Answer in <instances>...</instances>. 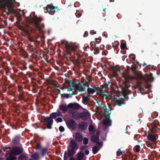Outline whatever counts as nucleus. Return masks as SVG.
Masks as SVG:
<instances>
[{
  "label": "nucleus",
  "instance_id": "nucleus-1",
  "mask_svg": "<svg viewBox=\"0 0 160 160\" xmlns=\"http://www.w3.org/2000/svg\"><path fill=\"white\" fill-rule=\"evenodd\" d=\"M61 43L65 46L66 52L68 54L75 51L78 48L77 46L65 40L62 41Z\"/></svg>",
  "mask_w": 160,
  "mask_h": 160
},
{
  "label": "nucleus",
  "instance_id": "nucleus-2",
  "mask_svg": "<svg viewBox=\"0 0 160 160\" xmlns=\"http://www.w3.org/2000/svg\"><path fill=\"white\" fill-rule=\"evenodd\" d=\"M32 22H34L35 28L40 32H43L44 28L43 23H41L42 19L37 16H34L32 19Z\"/></svg>",
  "mask_w": 160,
  "mask_h": 160
},
{
  "label": "nucleus",
  "instance_id": "nucleus-3",
  "mask_svg": "<svg viewBox=\"0 0 160 160\" xmlns=\"http://www.w3.org/2000/svg\"><path fill=\"white\" fill-rule=\"evenodd\" d=\"M53 122V119L49 117H44L42 122L43 125L46 126V128L48 129H52Z\"/></svg>",
  "mask_w": 160,
  "mask_h": 160
},
{
  "label": "nucleus",
  "instance_id": "nucleus-4",
  "mask_svg": "<svg viewBox=\"0 0 160 160\" xmlns=\"http://www.w3.org/2000/svg\"><path fill=\"white\" fill-rule=\"evenodd\" d=\"M66 124L69 129L75 130L77 128V124L73 119H69L66 122Z\"/></svg>",
  "mask_w": 160,
  "mask_h": 160
},
{
  "label": "nucleus",
  "instance_id": "nucleus-5",
  "mask_svg": "<svg viewBox=\"0 0 160 160\" xmlns=\"http://www.w3.org/2000/svg\"><path fill=\"white\" fill-rule=\"evenodd\" d=\"M111 108L110 110V112H108L107 115L105 116V119L102 121V124L105 126H110L111 125L112 120L110 119V115L111 113V110H112Z\"/></svg>",
  "mask_w": 160,
  "mask_h": 160
},
{
  "label": "nucleus",
  "instance_id": "nucleus-6",
  "mask_svg": "<svg viewBox=\"0 0 160 160\" xmlns=\"http://www.w3.org/2000/svg\"><path fill=\"white\" fill-rule=\"evenodd\" d=\"M46 8L48 12L51 15H53L55 12H57L59 10L57 7H54L51 4L48 5Z\"/></svg>",
  "mask_w": 160,
  "mask_h": 160
},
{
  "label": "nucleus",
  "instance_id": "nucleus-7",
  "mask_svg": "<svg viewBox=\"0 0 160 160\" xmlns=\"http://www.w3.org/2000/svg\"><path fill=\"white\" fill-rule=\"evenodd\" d=\"M22 149L19 147H14L11 150V152L15 155H18L22 152Z\"/></svg>",
  "mask_w": 160,
  "mask_h": 160
},
{
  "label": "nucleus",
  "instance_id": "nucleus-8",
  "mask_svg": "<svg viewBox=\"0 0 160 160\" xmlns=\"http://www.w3.org/2000/svg\"><path fill=\"white\" fill-rule=\"evenodd\" d=\"M68 108L74 110H78L80 108L81 106L77 103H70L68 105Z\"/></svg>",
  "mask_w": 160,
  "mask_h": 160
},
{
  "label": "nucleus",
  "instance_id": "nucleus-9",
  "mask_svg": "<svg viewBox=\"0 0 160 160\" xmlns=\"http://www.w3.org/2000/svg\"><path fill=\"white\" fill-rule=\"evenodd\" d=\"M147 137L148 140L152 142L154 141L158 138L157 135L153 133H148V135H147Z\"/></svg>",
  "mask_w": 160,
  "mask_h": 160
},
{
  "label": "nucleus",
  "instance_id": "nucleus-10",
  "mask_svg": "<svg viewBox=\"0 0 160 160\" xmlns=\"http://www.w3.org/2000/svg\"><path fill=\"white\" fill-rule=\"evenodd\" d=\"M89 113L87 112H83L79 113L80 118L84 120H87L89 117Z\"/></svg>",
  "mask_w": 160,
  "mask_h": 160
},
{
  "label": "nucleus",
  "instance_id": "nucleus-11",
  "mask_svg": "<svg viewBox=\"0 0 160 160\" xmlns=\"http://www.w3.org/2000/svg\"><path fill=\"white\" fill-rule=\"evenodd\" d=\"M75 139L77 142H81L83 140V137L81 133L77 132L75 134Z\"/></svg>",
  "mask_w": 160,
  "mask_h": 160
},
{
  "label": "nucleus",
  "instance_id": "nucleus-12",
  "mask_svg": "<svg viewBox=\"0 0 160 160\" xmlns=\"http://www.w3.org/2000/svg\"><path fill=\"white\" fill-rule=\"evenodd\" d=\"M70 144L71 149L77 150L78 148V144L75 140H71L70 142Z\"/></svg>",
  "mask_w": 160,
  "mask_h": 160
},
{
  "label": "nucleus",
  "instance_id": "nucleus-13",
  "mask_svg": "<svg viewBox=\"0 0 160 160\" xmlns=\"http://www.w3.org/2000/svg\"><path fill=\"white\" fill-rule=\"evenodd\" d=\"M33 45H34V46H27L28 49L32 55H34L36 53H37L36 46L35 43H33Z\"/></svg>",
  "mask_w": 160,
  "mask_h": 160
},
{
  "label": "nucleus",
  "instance_id": "nucleus-14",
  "mask_svg": "<svg viewBox=\"0 0 160 160\" xmlns=\"http://www.w3.org/2000/svg\"><path fill=\"white\" fill-rule=\"evenodd\" d=\"M112 101L113 102V105L114 106L118 105L121 106L122 104H124L125 103L124 101H121L119 100H118L117 98H114Z\"/></svg>",
  "mask_w": 160,
  "mask_h": 160
},
{
  "label": "nucleus",
  "instance_id": "nucleus-15",
  "mask_svg": "<svg viewBox=\"0 0 160 160\" xmlns=\"http://www.w3.org/2000/svg\"><path fill=\"white\" fill-rule=\"evenodd\" d=\"M69 85L72 86V87L74 88V90L76 91L79 90V88L80 87V84L79 83H76L75 82H72L71 81V82H69Z\"/></svg>",
  "mask_w": 160,
  "mask_h": 160
},
{
  "label": "nucleus",
  "instance_id": "nucleus-16",
  "mask_svg": "<svg viewBox=\"0 0 160 160\" xmlns=\"http://www.w3.org/2000/svg\"><path fill=\"white\" fill-rule=\"evenodd\" d=\"M88 126L87 123L85 122H82L78 124V128L81 130L86 129Z\"/></svg>",
  "mask_w": 160,
  "mask_h": 160
},
{
  "label": "nucleus",
  "instance_id": "nucleus-17",
  "mask_svg": "<svg viewBox=\"0 0 160 160\" xmlns=\"http://www.w3.org/2000/svg\"><path fill=\"white\" fill-rule=\"evenodd\" d=\"M68 106H67L66 104H63L59 106V108L61 110L63 113H65L67 112L68 111Z\"/></svg>",
  "mask_w": 160,
  "mask_h": 160
},
{
  "label": "nucleus",
  "instance_id": "nucleus-18",
  "mask_svg": "<svg viewBox=\"0 0 160 160\" xmlns=\"http://www.w3.org/2000/svg\"><path fill=\"white\" fill-rule=\"evenodd\" d=\"M13 1V0H0V7L4 6L9 3H11Z\"/></svg>",
  "mask_w": 160,
  "mask_h": 160
},
{
  "label": "nucleus",
  "instance_id": "nucleus-19",
  "mask_svg": "<svg viewBox=\"0 0 160 160\" xmlns=\"http://www.w3.org/2000/svg\"><path fill=\"white\" fill-rule=\"evenodd\" d=\"M72 117L75 120H78L80 119L79 114L77 111H73L71 113Z\"/></svg>",
  "mask_w": 160,
  "mask_h": 160
},
{
  "label": "nucleus",
  "instance_id": "nucleus-20",
  "mask_svg": "<svg viewBox=\"0 0 160 160\" xmlns=\"http://www.w3.org/2000/svg\"><path fill=\"white\" fill-rule=\"evenodd\" d=\"M76 152V150L71 149L68 151V157H72L74 155Z\"/></svg>",
  "mask_w": 160,
  "mask_h": 160
},
{
  "label": "nucleus",
  "instance_id": "nucleus-21",
  "mask_svg": "<svg viewBox=\"0 0 160 160\" xmlns=\"http://www.w3.org/2000/svg\"><path fill=\"white\" fill-rule=\"evenodd\" d=\"M101 87H99L98 85H96V88H97V94L99 93L102 92L103 91V88H105V86L103 85L100 86Z\"/></svg>",
  "mask_w": 160,
  "mask_h": 160
},
{
  "label": "nucleus",
  "instance_id": "nucleus-22",
  "mask_svg": "<svg viewBox=\"0 0 160 160\" xmlns=\"http://www.w3.org/2000/svg\"><path fill=\"white\" fill-rule=\"evenodd\" d=\"M101 39L99 38H97L95 39V42H91L90 45L92 47H95L96 46L97 44L99 43L101 41Z\"/></svg>",
  "mask_w": 160,
  "mask_h": 160
},
{
  "label": "nucleus",
  "instance_id": "nucleus-23",
  "mask_svg": "<svg viewBox=\"0 0 160 160\" xmlns=\"http://www.w3.org/2000/svg\"><path fill=\"white\" fill-rule=\"evenodd\" d=\"M77 159H78V160H82L84 156L83 152L82 151L79 152L77 153Z\"/></svg>",
  "mask_w": 160,
  "mask_h": 160
},
{
  "label": "nucleus",
  "instance_id": "nucleus-24",
  "mask_svg": "<svg viewBox=\"0 0 160 160\" xmlns=\"http://www.w3.org/2000/svg\"><path fill=\"white\" fill-rule=\"evenodd\" d=\"M49 149L48 148H43L41 150V155L42 157H44L46 154L47 152H49Z\"/></svg>",
  "mask_w": 160,
  "mask_h": 160
},
{
  "label": "nucleus",
  "instance_id": "nucleus-25",
  "mask_svg": "<svg viewBox=\"0 0 160 160\" xmlns=\"http://www.w3.org/2000/svg\"><path fill=\"white\" fill-rule=\"evenodd\" d=\"M99 140V137L97 135H93L91 137V140L93 142H96Z\"/></svg>",
  "mask_w": 160,
  "mask_h": 160
},
{
  "label": "nucleus",
  "instance_id": "nucleus-26",
  "mask_svg": "<svg viewBox=\"0 0 160 160\" xmlns=\"http://www.w3.org/2000/svg\"><path fill=\"white\" fill-rule=\"evenodd\" d=\"M87 91L89 94H93L97 91V88L96 87L93 88L88 87L87 89Z\"/></svg>",
  "mask_w": 160,
  "mask_h": 160
},
{
  "label": "nucleus",
  "instance_id": "nucleus-27",
  "mask_svg": "<svg viewBox=\"0 0 160 160\" xmlns=\"http://www.w3.org/2000/svg\"><path fill=\"white\" fill-rule=\"evenodd\" d=\"M20 140V136H17L12 140V142L14 143H17L19 142Z\"/></svg>",
  "mask_w": 160,
  "mask_h": 160
},
{
  "label": "nucleus",
  "instance_id": "nucleus-28",
  "mask_svg": "<svg viewBox=\"0 0 160 160\" xmlns=\"http://www.w3.org/2000/svg\"><path fill=\"white\" fill-rule=\"evenodd\" d=\"M59 116V115H58L57 112H53L51 113L50 114L49 116V117L50 118L52 119H55L57 117Z\"/></svg>",
  "mask_w": 160,
  "mask_h": 160
},
{
  "label": "nucleus",
  "instance_id": "nucleus-29",
  "mask_svg": "<svg viewBox=\"0 0 160 160\" xmlns=\"http://www.w3.org/2000/svg\"><path fill=\"white\" fill-rule=\"evenodd\" d=\"M80 87H81V89H79V90H78L79 92H82L83 91H84L86 90V86L85 84H80Z\"/></svg>",
  "mask_w": 160,
  "mask_h": 160
},
{
  "label": "nucleus",
  "instance_id": "nucleus-30",
  "mask_svg": "<svg viewBox=\"0 0 160 160\" xmlns=\"http://www.w3.org/2000/svg\"><path fill=\"white\" fill-rule=\"evenodd\" d=\"M31 157L35 160H38L39 158L38 154V152H35L32 155Z\"/></svg>",
  "mask_w": 160,
  "mask_h": 160
},
{
  "label": "nucleus",
  "instance_id": "nucleus-31",
  "mask_svg": "<svg viewBox=\"0 0 160 160\" xmlns=\"http://www.w3.org/2000/svg\"><path fill=\"white\" fill-rule=\"evenodd\" d=\"M124 86L122 88L123 89H127L130 86L129 83L128 82H125L124 83Z\"/></svg>",
  "mask_w": 160,
  "mask_h": 160
},
{
  "label": "nucleus",
  "instance_id": "nucleus-32",
  "mask_svg": "<svg viewBox=\"0 0 160 160\" xmlns=\"http://www.w3.org/2000/svg\"><path fill=\"white\" fill-rule=\"evenodd\" d=\"M97 146H95L92 148V152L94 154H96L99 150Z\"/></svg>",
  "mask_w": 160,
  "mask_h": 160
},
{
  "label": "nucleus",
  "instance_id": "nucleus-33",
  "mask_svg": "<svg viewBox=\"0 0 160 160\" xmlns=\"http://www.w3.org/2000/svg\"><path fill=\"white\" fill-rule=\"evenodd\" d=\"M92 97V96L88 94L87 96L83 97V99L85 102H87L88 100H89L90 98Z\"/></svg>",
  "mask_w": 160,
  "mask_h": 160
},
{
  "label": "nucleus",
  "instance_id": "nucleus-34",
  "mask_svg": "<svg viewBox=\"0 0 160 160\" xmlns=\"http://www.w3.org/2000/svg\"><path fill=\"white\" fill-rule=\"evenodd\" d=\"M16 159L17 158L15 157L10 154L9 155V157L6 158V160H16Z\"/></svg>",
  "mask_w": 160,
  "mask_h": 160
},
{
  "label": "nucleus",
  "instance_id": "nucleus-35",
  "mask_svg": "<svg viewBox=\"0 0 160 160\" xmlns=\"http://www.w3.org/2000/svg\"><path fill=\"white\" fill-rule=\"evenodd\" d=\"M140 147L139 145L136 146L133 148V150L136 152H139L140 151Z\"/></svg>",
  "mask_w": 160,
  "mask_h": 160
},
{
  "label": "nucleus",
  "instance_id": "nucleus-36",
  "mask_svg": "<svg viewBox=\"0 0 160 160\" xmlns=\"http://www.w3.org/2000/svg\"><path fill=\"white\" fill-rule=\"evenodd\" d=\"M61 96L62 98H69L70 97H72L71 96H69V94L63 93L61 94Z\"/></svg>",
  "mask_w": 160,
  "mask_h": 160
},
{
  "label": "nucleus",
  "instance_id": "nucleus-37",
  "mask_svg": "<svg viewBox=\"0 0 160 160\" xmlns=\"http://www.w3.org/2000/svg\"><path fill=\"white\" fill-rule=\"evenodd\" d=\"M83 143L84 144L86 145L88 144V139L87 137H85L84 138H83Z\"/></svg>",
  "mask_w": 160,
  "mask_h": 160
},
{
  "label": "nucleus",
  "instance_id": "nucleus-38",
  "mask_svg": "<svg viewBox=\"0 0 160 160\" xmlns=\"http://www.w3.org/2000/svg\"><path fill=\"white\" fill-rule=\"evenodd\" d=\"M98 94L99 95V97L102 98H104L105 96H106V98H108V96L106 95V94L105 93V92H101L99 93Z\"/></svg>",
  "mask_w": 160,
  "mask_h": 160
},
{
  "label": "nucleus",
  "instance_id": "nucleus-39",
  "mask_svg": "<svg viewBox=\"0 0 160 160\" xmlns=\"http://www.w3.org/2000/svg\"><path fill=\"white\" fill-rule=\"evenodd\" d=\"M126 48V44L124 43H122L120 45V48L121 49H124Z\"/></svg>",
  "mask_w": 160,
  "mask_h": 160
},
{
  "label": "nucleus",
  "instance_id": "nucleus-40",
  "mask_svg": "<svg viewBox=\"0 0 160 160\" xmlns=\"http://www.w3.org/2000/svg\"><path fill=\"white\" fill-rule=\"evenodd\" d=\"M18 97L19 99L21 100H23L25 98V96L23 93L19 94Z\"/></svg>",
  "mask_w": 160,
  "mask_h": 160
},
{
  "label": "nucleus",
  "instance_id": "nucleus-41",
  "mask_svg": "<svg viewBox=\"0 0 160 160\" xmlns=\"http://www.w3.org/2000/svg\"><path fill=\"white\" fill-rule=\"evenodd\" d=\"M87 146L83 145L80 147V149L81 151H83L85 150H86L87 148Z\"/></svg>",
  "mask_w": 160,
  "mask_h": 160
},
{
  "label": "nucleus",
  "instance_id": "nucleus-42",
  "mask_svg": "<svg viewBox=\"0 0 160 160\" xmlns=\"http://www.w3.org/2000/svg\"><path fill=\"white\" fill-rule=\"evenodd\" d=\"M122 153V152L121 151L120 149H119L118 151L117 152V156H119Z\"/></svg>",
  "mask_w": 160,
  "mask_h": 160
},
{
  "label": "nucleus",
  "instance_id": "nucleus-43",
  "mask_svg": "<svg viewBox=\"0 0 160 160\" xmlns=\"http://www.w3.org/2000/svg\"><path fill=\"white\" fill-rule=\"evenodd\" d=\"M26 158L25 155H21L18 157V159L20 160H24Z\"/></svg>",
  "mask_w": 160,
  "mask_h": 160
},
{
  "label": "nucleus",
  "instance_id": "nucleus-44",
  "mask_svg": "<svg viewBox=\"0 0 160 160\" xmlns=\"http://www.w3.org/2000/svg\"><path fill=\"white\" fill-rule=\"evenodd\" d=\"M94 129L93 126L92 125H90L89 126L88 128V130L89 132L92 131Z\"/></svg>",
  "mask_w": 160,
  "mask_h": 160
},
{
  "label": "nucleus",
  "instance_id": "nucleus-45",
  "mask_svg": "<svg viewBox=\"0 0 160 160\" xmlns=\"http://www.w3.org/2000/svg\"><path fill=\"white\" fill-rule=\"evenodd\" d=\"M99 52V50L98 49V48L97 47L96 49L94 50V52L95 54L98 53Z\"/></svg>",
  "mask_w": 160,
  "mask_h": 160
},
{
  "label": "nucleus",
  "instance_id": "nucleus-46",
  "mask_svg": "<svg viewBox=\"0 0 160 160\" xmlns=\"http://www.w3.org/2000/svg\"><path fill=\"white\" fill-rule=\"evenodd\" d=\"M28 40L30 42H34V43H35V40L34 39L30 37H28Z\"/></svg>",
  "mask_w": 160,
  "mask_h": 160
},
{
  "label": "nucleus",
  "instance_id": "nucleus-47",
  "mask_svg": "<svg viewBox=\"0 0 160 160\" xmlns=\"http://www.w3.org/2000/svg\"><path fill=\"white\" fill-rule=\"evenodd\" d=\"M59 130L61 132H63L65 130V129H64V128L62 126H60L59 128Z\"/></svg>",
  "mask_w": 160,
  "mask_h": 160
},
{
  "label": "nucleus",
  "instance_id": "nucleus-48",
  "mask_svg": "<svg viewBox=\"0 0 160 160\" xmlns=\"http://www.w3.org/2000/svg\"><path fill=\"white\" fill-rule=\"evenodd\" d=\"M42 145L40 143H38L36 145V147L37 149H40L41 148Z\"/></svg>",
  "mask_w": 160,
  "mask_h": 160
},
{
  "label": "nucleus",
  "instance_id": "nucleus-49",
  "mask_svg": "<svg viewBox=\"0 0 160 160\" xmlns=\"http://www.w3.org/2000/svg\"><path fill=\"white\" fill-rule=\"evenodd\" d=\"M80 5L79 2H75L74 4V6L75 7H78Z\"/></svg>",
  "mask_w": 160,
  "mask_h": 160
},
{
  "label": "nucleus",
  "instance_id": "nucleus-50",
  "mask_svg": "<svg viewBox=\"0 0 160 160\" xmlns=\"http://www.w3.org/2000/svg\"><path fill=\"white\" fill-rule=\"evenodd\" d=\"M56 121L57 122H61L62 121V119L61 118H58L56 120Z\"/></svg>",
  "mask_w": 160,
  "mask_h": 160
},
{
  "label": "nucleus",
  "instance_id": "nucleus-51",
  "mask_svg": "<svg viewBox=\"0 0 160 160\" xmlns=\"http://www.w3.org/2000/svg\"><path fill=\"white\" fill-rule=\"evenodd\" d=\"M96 143L97 145L98 146H100L102 147V142H99L98 141Z\"/></svg>",
  "mask_w": 160,
  "mask_h": 160
},
{
  "label": "nucleus",
  "instance_id": "nucleus-52",
  "mask_svg": "<svg viewBox=\"0 0 160 160\" xmlns=\"http://www.w3.org/2000/svg\"><path fill=\"white\" fill-rule=\"evenodd\" d=\"M67 153L66 152H65L64 153V159L63 160H68V157L67 156Z\"/></svg>",
  "mask_w": 160,
  "mask_h": 160
},
{
  "label": "nucleus",
  "instance_id": "nucleus-53",
  "mask_svg": "<svg viewBox=\"0 0 160 160\" xmlns=\"http://www.w3.org/2000/svg\"><path fill=\"white\" fill-rule=\"evenodd\" d=\"M101 108L103 109L104 111V112H107V108L106 106H105L102 107H101Z\"/></svg>",
  "mask_w": 160,
  "mask_h": 160
},
{
  "label": "nucleus",
  "instance_id": "nucleus-54",
  "mask_svg": "<svg viewBox=\"0 0 160 160\" xmlns=\"http://www.w3.org/2000/svg\"><path fill=\"white\" fill-rule=\"evenodd\" d=\"M88 31H86L84 32V34L83 35V36L84 37H87L88 36Z\"/></svg>",
  "mask_w": 160,
  "mask_h": 160
},
{
  "label": "nucleus",
  "instance_id": "nucleus-55",
  "mask_svg": "<svg viewBox=\"0 0 160 160\" xmlns=\"http://www.w3.org/2000/svg\"><path fill=\"white\" fill-rule=\"evenodd\" d=\"M76 15L77 17H80L82 15V14L80 13H78L76 12Z\"/></svg>",
  "mask_w": 160,
  "mask_h": 160
},
{
  "label": "nucleus",
  "instance_id": "nucleus-56",
  "mask_svg": "<svg viewBox=\"0 0 160 160\" xmlns=\"http://www.w3.org/2000/svg\"><path fill=\"white\" fill-rule=\"evenodd\" d=\"M114 68L116 70L117 72H119V73L121 71H120V68Z\"/></svg>",
  "mask_w": 160,
  "mask_h": 160
},
{
  "label": "nucleus",
  "instance_id": "nucleus-57",
  "mask_svg": "<svg viewBox=\"0 0 160 160\" xmlns=\"http://www.w3.org/2000/svg\"><path fill=\"white\" fill-rule=\"evenodd\" d=\"M10 148H9V147H3L2 148V149H3V150L4 152H5L6 149H10Z\"/></svg>",
  "mask_w": 160,
  "mask_h": 160
},
{
  "label": "nucleus",
  "instance_id": "nucleus-58",
  "mask_svg": "<svg viewBox=\"0 0 160 160\" xmlns=\"http://www.w3.org/2000/svg\"><path fill=\"white\" fill-rule=\"evenodd\" d=\"M89 151L88 150H86L85 151V153L86 155H88L89 154Z\"/></svg>",
  "mask_w": 160,
  "mask_h": 160
},
{
  "label": "nucleus",
  "instance_id": "nucleus-59",
  "mask_svg": "<svg viewBox=\"0 0 160 160\" xmlns=\"http://www.w3.org/2000/svg\"><path fill=\"white\" fill-rule=\"evenodd\" d=\"M90 33L91 34H92V33L93 34H96V32L94 31V30H92L90 32Z\"/></svg>",
  "mask_w": 160,
  "mask_h": 160
},
{
  "label": "nucleus",
  "instance_id": "nucleus-60",
  "mask_svg": "<svg viewBox=\"0 0 160 160\" xmlns=\"http://www.w3.org/2000/svg\"><path fill=\"white\" fill-rule=\"evenodd\" d=\"M77 94V93H76L74 92L73 91L72 92V93L70 94H69V96H71V95H76Z\"/></svg>",
  "mask_w": 160,
  "mask_h": 160
},
{
  "label": "nucleus",
  "instance_id": "nucleus-61",
  "mask_svg": "<svg viewBox=\"0 0 160 160\" xmlns=\"http://www.w3.org/2000/svg\"><path fill=\"white\" fill-rule=\"evenodd\" d=\"M8 12L10 13H12L13 11V9H8Z\"/></svg>",
  "mask_w": 160,
  "mask_h": 160
},
{
  "label": "nucleus",
  "instance_id": "nucleus-62",
  "mask_svg": "<svg viewBox=\"0 0 160 160\" xmlns=\"http://www.w3.org/2000/svg\"><path fill=\"white\" fill-rule=\"evenodd\" d=\"M88 81L89 82H91L92 81V80L91 76H88Z\"/></svg>",
  "mask_w": 160,
  "mask_h": 160
},
{
  "label": "nucleus",
  "instance_id": "nucleus-63",
  "mask_svg": "<svg viewBox=\"0 0 160 160\" xmlns=\"http://www.w3.org/2000/svg\"><path fill=\"white\" fill-rule=\"evenodd\" d=\"M69 160H76L75 158L72 157H70Z\"/></svg>",
  "mask_w": 160,
  "mask_h": 160
},
{
  "label": "nucleus",
  "instance_id": "nucleus-64",
  "mask_svg": "<svg viewBox=\"0 0 160 160\" xmlns=\"http://www.w3.org/2000/svg\"><path fill=\"white\" fill-rule=\"evenodd\" d=\"M23 31L26 34H28V32L25 29Z\"/></svg>",
  "mask_w": 160,
  "mask_h": 160
}]
</instances>
